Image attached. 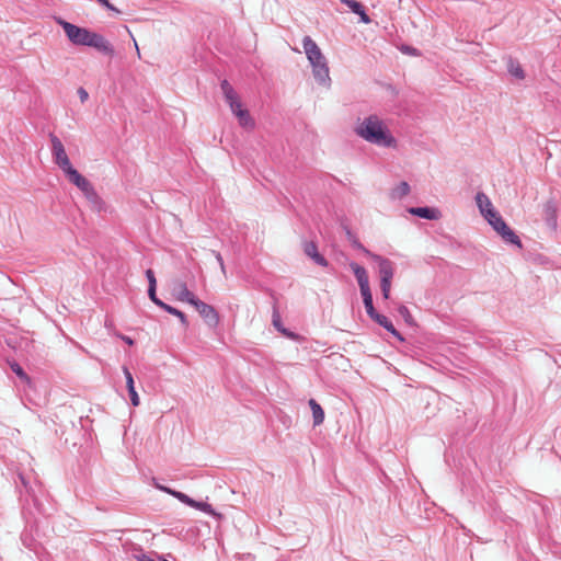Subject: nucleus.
<instances>
[{"mask_svg": "<svg viewBox=\"0 0 561 561\" xmlns=\"http://www.w3.org/2000/svg\"><path fill=\"white\" fill-rule=\"evenodd\" d=\"M355 134L365 141L382 148H396L398 142L383 121L376 114L358 119Z\"/></svg>", "mask_w": 561, "mask_h": 561, "instance_id": "1", "label": "nucleus"}, {"mask_svg": "<svg viewBox=\"0 0 561 561\" xmlns=\"http://www.w3.org/2000/svg\"><path fill=\"white\" fill-rule=\"evenodd\" d=\"M305 54L312 67V75L319 84L327 85L331 82L327 58L322 54L317 43L310 37L302 39Z\"/></svg>", "mask_w": 561, "mask_h": 561, "instance_id": "2", "label": "nucleus"}, {"mask_svg": "<svg viewBox=\"0 0 561 561\" xmlns=\"http://www.w3.org/2000/svg\"><path fill=\"white\" fill-rule=\"evenodd\" d=\"M366 256L378 264L381 294L383 299H389L391 283L394 275L393 262L379 254L373 253L371 251H366Z\"/></svg>", "mask_w": 561, "mask_h": 561, "instance_id": "3", "label": "nucleus"}, {"mask_svg": "<svg viewBox=\"0 0 561 561\" xmlns=\"http://www.w3.org/2000/svg\"><path fill=\"white\" fill-rule=\"evenodd\" d=\"M59 25L66 33L68 39L77 46H88L89 38L91 36V31L84 27H80L70 22L58 20Z\"/></svg>", "mask_w": 561, "mask_h": 561, "instance_id": "4", "label": "nucleus"}, {"mask_svg": "<svg viewBox=\"0 0 561 561\" xmlns=\"http://www.w3.org/2000/svg\"><path fill=\"white\" fill-rule=\"evenodd\" d=\"M49 138L51 142V153L54 161L65 173L70 168H72V164L66 153L65 147L61 140L55 134H49Z\"/></svg>", "mask_w": 561, "mask_h": 561, "instance_id": "5", "label": "nucleus"}, {"mask_svg": "<svg viewBox=\"0 0 561 561\" xmlns=\"http://www.w3.org/2000/svg\"><path fill=\"white\" fill-rule=\"evenodd\" d=\"M170 494L178 497L182 503H184L195 510L204 512L217 519L221 518V514L217 513L213 508V506L205 501H196V500L190 497L186 493H170Z\"/></svg>", "mask_w": 561, "mask_h": 561, "instance_id": "6", "label": "nucleus"}, {"mask_svg": "<svg viewBox=\"0 0 561 561\" xmlns=\"http://www.w3.org/2000/svg\"><path fill=\"white\" fill-rule=\"evenodd\" d=\"M193 306L209 328H216L218 325L219 314L213 306L201 299H197Z\"/></svg>", "mask_w": 561, "mask_h": 561, "instance_id": "7", "label": "nucleus"}, {"mask_svg": "<svg viewBox=\"0 0 561 561\" xmlns=\"http://www.w3.org/2000/svg\"><path fill=\"white\" fill-rule=\"evenodd\" d=\"M89 47H93L104 55L113 56L114 48L112 44L101 34L92 32L88 43Z\"/></svg>", "mask_w": 561, "mask_h": 561, "instance_id": "8", "label": "nucleus"}, {"mask_svg": "<svg viewBox=\"0 0 561 561\" xmlns=\"http://www.w3.org/2000/svg\"><path fill=\"white\" fill-rule=\"evenodd\" d=\"M543 219L546 225L556 230L558 227V207L553 199H549L543 205Z\"/></svg>", "mask_w": 561, "mask_h": 561, "instance_id": "9", "label": "nucleus"}, {"mask_svg": "<svg viewBox=\"0 0 561 561\" xmlns=\"http://www.w3.org/2000/svg\"><path fill=\"white\" fill-rule=\"evenodd\" d=\"M304 253L310 257L317 265L327 267L329 265L328 260L319 253L318 247L313 241L304 242Z\"/></svg>", "mask_w": 561, "mask_h": 561, "instance_id": "10", "label": "nucleus"}, {"mask_svg": "<svg viewBox=\"0 0 561 561\" xmlns=\"http://www.w3.org/2000/svg\"><path fill=\"white\" fill-rule=\"evenodd\" d=\"M350 267L356 277V280H357L359 289H360V294L370 291L369 278H368L367 271L363 266L358 265L355 262H352L350 264Z\"/></svg>", "mask_w": 561, "mask_h": 561, "instance_id": "11", "label": "nucleus"}, {"mask_svg": "<svg viewBox=\"0 0 561 561\" xmlns=\"http://www.w3.org/2000/svg\"><path fill=\"white\" fill-rule=\"evenodd\" d=\"M174 296L178 300L194 305L198 299L192 291L188 290L184 282L178 283L173 288Z\"/></svg>", "mask_w": 561, "mask_h": 561, "instance_id": "12", "label": "nucleus"}, {"mask_svg": "<svg viewBox=\"0 0 561 561\" xmlns=\"http://www.w3.org/2000/svg\"><path fill=\"white\" fill-rule=\"evenodd\" d=\"M408 211L413 216H417L427 220H437L440 217V211L437 208L428 206L411 207L408 209Z\"/></svg>", "mask_w": 561, "mask_h": 561, "instance_id": "13", "label": "nucleus"}, {"mask_svg": "<svg viewBox=\"0 0 561 561\" xmlns=\"http://www.w3.org/2000/svg\"><path fill=\"white\" fill-rule=\"evenodd\" d=\"M123 373H124V376L126 379V387H127V390L129 393L130 402L134 407H138L140 403V400H139V396L135 389V382H134L133 375L126 366L123 367Z\"/></svg>", "mask_w": 561, "mask_h": 561, "instance_id": "14", "label": "nucleus"}, {"mask_svg": "<svg viewBox=\"0 0 561 561\" xmlns=\"http://www.w3.org/2000/svg\"><path fill=\"white\" fill-rule=\"evenodd\" d=\"M476 202H477V205H478V208H479L481 215L484 218H486L489 216V214H493L495 211L490 198L483 192L477 193Z\"/></svg>", "mask_w": 561, "mask_h": 561, "instance_id": "15", "label": "nucleus"}, {"mask_svg": "<svg viewBox=\"0 0 561 561\" xmlns=\"http://www.w3.org/2000/svg\"><path fill=\"white\" fill-rule=\"evenodd\" d=\"M506 67H507V71L508 73L518 79V80H523L525 79V71L522 67V65L519 64V61L511 56H508L506 58Z\"/></svg>", "mask_w": 561, "mask_h": 561, "instance_id": "16", "label": "nucleus"}, {"mask_svg": "<svg viewBox=\"0 0 561 561\" xmlns=\"http://www.w3.org/2000/svg\"><path fill=\"white\" fill-rule=\"evenodd\" d=\"M342 3L346 4L353 13L359 15L360 21L363 23L367 24L370 22V19L367 15L364 5L360 2L356 0H342Z\"/></svg>", "mask_w": 561, "mask_h": 561, "instance_id": "17", "label": "nucleus"}, {"mask_svg": "<svg viewBox=\"0 0 561 561\" xmlns=\"http://www.w3.org/2000/svg\"><path fill=\"white\" fill-rule=\"evenodd\" d=\"M375 322L378 323L380 327H382L386 331H388L390 334H392L394 337H397L399 341L403 342L404 337L401 335V333L394 328L392 322L383 314H379L377 319H375Z\"/></svg>", "mask_w": 561, "mask_h": 561, "instance_id": "18", "label": "nucleus"}, {"mask_svg": "<svg viewBox=\"0 0 561 561\" xmlns=\"http://www.w3.org/2000/svg\"><path fill=\"white\" fill-rule=\"evenodd\" d=\"M309 405L312 412L313 425L322 424L324 421V411L321 405L314 399L309 400Z\"/></svg>", "mask_w": 561, "mask_h": 561, "instance_id": "19", "label": "nucleus"}, {"mask_svg": "<svg viewBox=\"0 0 561 561\" xmlns=\"http://www.w3.org/2000/svg\"><path fill=\"white\" fill-rule=\"evenodd\" d=\"M362 297L368 317L375 321V319H377L380 313H378L374 307L371 291L362 294Z\"/></svg>", "mask_w": 561, "mask_h": 561, "instance_id": "20", "label": "nucleus"}, {"mask_svg": "<svg viewBox=\"0 0 561 561\" xmlns=\"http://www.w3.org/2000/svg\"><path fill=\"white\" fill-rule=\"evenodd\" d=\"M411 188L408 182L402 181L390 192L391 199H402L410 193Z\"/></svg>", "mask_w": 561, "mask_h": 561, "instance_id": "21", "label": "nucleus"}, {"mask_svg": "<svg viewBox=\"0 0 561 561\" xmlns=\"http://www.w3.org/2000/svg\"><path fill=\"white\" fill-rule=\"evenodd\" d=\"M68 180L75 184L78 188L87 185V179L82 176L73 167L65 172Z\"/></svg>", "mask_w": 561, "mask_h": 561, "instance_id": "22", "label": "nucleus"}, {"mask_svg": "<svg viewBox=\"0 0 561 561\" xmlns=\"http://www.w3.org/2000/svg\"><path fill=\"white\" fill-rule=\"evenodd\" d=\"M236 117L238 118L240 126H242L243 128L252 129L255 125L249 111L245 108L239 111V113L236 114Z\"/></svg>", "mask_w": 561, "mask_h": 561, "instance_id": "23", "label": "nucleus"}, {"mask_svg": "<svg viewBox=\"0 0 561 561\" xmlns=\"http://www.w3.org/2000/svg\"><path fill=\"white\" fill-rule=\"evenodd\" d=\"M161 309H163L164 311H167L170 314L178 317L184 328L188 327L187 318H186L185 313L182 312L181 310H179L168 304H164V306Z\"/></svg>", "mask_w": 561, "mask_h": 561, "instance_id": "24", "label": "nucleus"}, {"mask_svg": "<svg viewBox=\"0 0 561 561\" xmlns=\"http://www.w3.org/2000/svg\"><path fill=\"white\" fill-rule=\"evenodd\" d=\"M502 239L506 243L514 244L519 249H522V247H523L519 237L515 233V231L513 229H508L507 231H505V233L502 236Z\"/></svg>", "mask_w": 561, "mask_h": 561, "instance_id": "25", "label": "nucleus"}, {"mask_svg": "<svg viewBox=\"0 0 561 561\" xmlns=\"http://www.w3.org/2000/svg\"><path fill=\"white\" fill-rule=\"evenodd\" d=\"M220 88L225 96V100H232L233 96L238 95L232 85L226 79L221 81Z\"/></svg>", "mask_w": 561, "mask_h": 561, "instance_id": "26", "label": "nucleus"}, {"mask_svg": "<svg viewBox=\"0 0 561 561\" xmlns=\"http://www.w3.org/2000/svg\"><path fill=\"white\" fill-rule=\"evenodd\" d=\"M79 190L85 195V197L89 201L95 202L96 199H99V196H98L95 190L93 188L92 184L88 180H87V185L80 186Z\"/></svg>", "mask_w": 561, "mask_h": 561, "instance_id": "27", "label": "nucleus"}, {"mask_svg": "<svg viewBox=\"0 0 561 561\" xmlns=\"http://www.w3.org/2000/svg\"><path fill=\"white\" fill-rule=\"evenodd\" d=\"M79 190L85 195V197L89 201L95 202L96 199H99V196H98L95 190L93 188L92 184L88 180H87V185L80 186Z\"/></svg>", "mask_w": 561, "mask_h": 561, "instance_id": "28", "label": "nucleus"}, {"mask_svg": "<svg viewBox=\"0 0 561 561\" xmlns=\"http://www.w3.org/2000/svg\"><path fill=\"white\" fill-rule=\"evenodd\" d=\"M79 190L85 195V197L89 201L95 202L96 199H99V196H98L95 190L93 188L92 184L88 180H87V185L80 186Z\"/></svg>", "mask_w": 561, "mask_h": 561, "instance_id": "29", "label": "nucleus"}, {"mask_svg": "<svg viewBox=\"0 0 561 561\" xmlns=\"http://www.w3.org/2000/svg\"><path fill=\"white\" fill-rule=\"evenodd\" d=\"M79 190L85 195V197L89 201L95 202L96 199H99V196H98L95 190L93 188L92 184L88 180H87V185L80 186Z\"/></svg>", "mask_w": 561, "mask_h": 561, "instance_id": "30", "label": "nucleus"}, {"mask_svg": "<svg viewBox=\"0 0 561 561\" xmlns=\"http://www.w3.org/2000/svg\"><path fill=\"white\" fill-rule=\"evenodd\" d=\"M79 190L85 195V197L89 201L95 202L96 199H99V196H98L95 190L93 188L92 184L88 180H87V185L80 186Z\"/></svg>", "mask_w": 561, "mask_h": 561, "instance_id": "31", "label": "nucleus"}, {"mask_svg": "<svg viewBox=\"0 0 561 561\" xmlns=\"http://www.w3.org/2000/svg\"><path fill=\"white\" fill-rule=\"evenodd\" d=\"M79 190L85 195V197L89 201L95 202L96 199H99V196H98L95 190L93 188L92 184L88 180H87V185L80 186Z\"/></svg>", "mask_w": 561, "mask_h": 561, "instance_id": "32", "label": "nucleus"}, {"mask_svg": "<svg viewBox=\"0 0 561 561\" xmlns=\"http://www.w3.org/2000/svg\"><path fill=\"white\" fill-rule=\"evenodd\" d=\"M485 219L495 231L501 227V224H505V221L496 210L493 214H489V216Z\"/></svg>", "mask_w": 561, "mask_h": 561, "instance_id": "33", "label": "nucleus"}, {"mask_svg": "<svg viewBox=\"0 0 561 561\" xmlns=\"http://www.w3.org/2000/svg\"><path fill=\"white\" fill-rule=\"evenodd\" d=\"M10 367L12 369V371L23 381L25 382H30L31 379L30 377L27 376V374L24 371V369L16 363V362H13L10 364Z\"/></svg>", "mask_w": 561, "mask_h": 561, "instance_id": "34", "label": "nucleus"}, {"mask_svg": "<svg viewBox=\"0 0 561 561\" xmlns=\"http://www.w3.org/2000/svg\"><path fill=\"white\" fill-rule=\"evenodd\" d=\"M15 488L20 491V488L23 486L26 491H32V486L27 480V477L23 473H16V480H14Z\"/></svg>", "mask_w": 561, "mask_h": 561, "instance_id": "35", "label": "nucleus"}, {"mask_svg": "<svg viewBox=\"0 0 561 561\" xmlns=\"http://www.w3.org/2000/svg\"><path fill=\"white\" fill-rule=\"evenodd\" d=\"M398 312L399 314L404 319V321L407 322V324L409 325H413L414 324V319L409 310V308L404 305H401L399 308H398Z\"/></svg>", "mask_w": 561, "mask_h": 561, "instance_id": "36", "label": "nucleus"}, {"mask_svg": "<svg viewBox=\"0 0 561 561\" xmlns=\"http://www.w3.org/2000/svg\"><path fill=\"white\" fill-rule=\"evenodd\" d=\"M226 102L229 104V107L234 115L239 113V111L243 110L242 103L238 95L233 96L232 100H226Z\"/></svg>", "mask_w": 561, "mask_h": 561, "instance_id": "37", "label": "nucleus"}, {"mask_svg": "<svg viewBox=\"0 0 561 561\" xmlns=\"http://www.w3.org/2000/svg\"><path fill=\"white\" fill-rule=\"evenodd\" d=\"M148 296L150 300L158 307L162 308L165 302H163L160 298L157 296V287L148 288Z\"/></svg>", "mask_w": 561, "mask_h": 561, "instance_id": "38", "label": "nucleus"}, {"mask_svg": "<svg viewBox=\"0 0 561 561\" xmlns=\"http://www.w3.org/2000/svg\"><path fill=\"white\" fill-rule=\"evenodd\" d=\"M146 277L148 279V288L157 287V279L151 268L146 271Z\"/></svg>", "mask_w": 561, "mask_h": 561, "instance_id": "39", "label": "nucleus"}, {"mask_svg": "<svg viewBox=\"0 0 561 561\" xmlns=\"http://www.w3.org/2000/svg\"><path fill=\"white\" fill-rule=\"evenodd\" d=\"M273 325L280 332V330L283 329V325H282V322H280V317H279V313L276 309H274V312H273Z\"/></svg>", "mask_w": 561, "mask_h": 561, "instance_id": "40", "label": "nucleus"}, {"mask_svg": "<svg viewBox=\"0 0 561 561\" xmlns=\"http://www.w3.org/2000/svg\"><path fill=\"white\" fill-rule=\"evenodd\" d=\"M213 254L215 255V257L220 266L221 273L224 275H226V266H225L224 259H222L221 254L217 251H213Z\"/></svg>", "mask_w": 561, "mask_h": 561, "instance_id": "41", "label": "nucleus"}, {"mask_svg": "<svg viewBox=\"0 0 561 561\" xmlns=\"http://www.w3.org/2000/svg\"><path fill=\"white\" fill-rule=\"evenodd\" d=\"M101 5L105 7L106 9L114 11L116 13H121L118 9H116L112 3L108 2V0H96Z\"/></svg>", "mask_w": 561, "mask_h": 561, "instance_id": "42", "label": "nucleus"}, {"mask_svg": "<svg viewBox=\"0 0 561 561\" xmlns=\"http://www.w3.org/2000/svg\"><path fill=\"white\" fill-rule=\"evenodd\" d=\"M78 94H79V98H80L82 103L85 102L88 100V98H89V94H88L87 90L83 89V88H79L78 89Z\"/></svg>", "mask_w": 561, "mask_h": 561, "instance_id": "43", "label": "nucleus"}, {"mask_svg": "<svg viewBox=\"0 0 561 561\" xmlns=\"http://www.w3.org/2000/svg\"><path fill=\"white\" fill-rule=\"evenodd\" d=\"M280 332H282L285 336H287V337H289V339H291V340H297V339H298V335H297L296 333H294V332H291V331H289V330H287V329H285V328H283V329L280 330Z\"/></svg>", "mask_w": 561, "mask_h": 561, "instance_id": "44", "label": "nucleus"}, {"mask_svg": "<svg viewBox=\"0 0 561 561\" xmlns=\"http://www.w3.org/2000/svg\"><path fill=\"white\" fill-rule=\"evenodd\" d=\"M403 53L410 54V55H417V49L411 46H403L401 49Z\"/></svg>", "mask_w": 561, "mask_h": 561, "instance_id": "45", "label": "nucleus"}, {"mask_svg": "<svg viewBox=\"0 0 561 561\" xmlns=\"http://www.w3.org/2000/svg\"><path fill=\"white\" fill-rule=\"evenodd\" d=\"M135 558L137 559V561H156L154 559H152L150 556H148L146 553H140L138 556H135Z\"/></svg>", "mask_w": 561, "mask_h": 561, "instance_id": "46", "label": "nucleus"}, {"mask_svg": "<svg viewBox=\"0 0 561 561\" xmlns=\"http://www.w3.org/2000/svg\"><path fill=\"white\" fill-rule=\"evenodd\" d=\"M353 247L360 250L365 255H366V251H369L368 249H366L359 241L357 240H354L353 241Z\"/></svg>", "mask_w": 561, "mask_h": 561, "instance_id": "47", "label": "nucleus"}, {"mask_svg": "<svg viewBox=\"0 0 561 561\" xmlns=\"http://www.w3.org/2000/svg\"><path fill=\"white\" fill-rule=\"evenodd\" d=\"M508 229L511 228L506 225V222L501 224V227L496 230V232L502 237Z\"/></svg>", "mask_w": 561, "mask_h": 561, "instance_id": "48", "label": "nucleus"}, {"mask_svg": "<svg viewBox=\"0 0 561 561\" xmlns=\"http://www.w3.org/2000/svg\"><path fill=\"white\" fill-rule=\"evenodd\" d=\"M508 229L511 228L506 225V222L501 224V227L496 230V232L502 237Z\"/></svg>", "mask_w": 561, "mask_h": 561, "instance_id": "49", "label": "nucleus"}, {"mask_svg": "<svg viewBox=\"0 0 561 561\" xmlns=\"http://www.w3.org/2000/svg\"><path fill=\"white\" fill-rule=\"evenodd\" d=\"M153 481H156V480L153 479ZM154 486H156L159 491H161V492H164V491H173L172 489L167 488V486H163V485H160V484H159V483H157V482H154Z\"/></svg>", "mask_w": 561, "mask_h": 561, "instance_id": "50", "label": "nucleus"}, {"mask_svg": "<svg viewBox=\"0 0 561 561\" xmlns=\"http://www.w3.org/2000/svg\"><path fill=\"white\" fill-rule=\"evenodd\" d=\"M122 340H123L126 344H128V345H133V344H134V340H133L131 337H129V336H125V335H124V336H122Z\"/></svg>", "mask_w": 561, "mask_h": 561, "instance_id": "51", "label": "nucleus"}, {"mask_svg": "<svg viewBox=\"0 0 561 561\" xmlns=\"http://www.w3.org/2000/svg\"><path fill=\"white\" fill-rule=\"evenodd\" d=\"M32 500H33L35 505L38 504L39 499H38V496L35 493H32Z\"/></svg>", "mask_w": 561, "mask_h": 561, "instance_id": "52", "label": "nucleus"}, {"mask_svg": "<svg viewBox=\"0 0 561 561\" xmlns=\"http://www.w3.org/2000/svg\"><path fill=\"white\" fill-rule=\"evenodd\" d=\"M43 497H48L49 496V493H45V492H42L39 493Z\"/></svg>", "mask_w": 561, "mask_h": 561, "instance_id": "53", "label": "nucleus"}, {"mask_svg": "<svg viewBox=\"0 0 561 561\" xmlns=\"http://www.w3.org/2000/svg\"><path fill=\"white\" fill-rule=\"evenodd\" d=\"M135 45H137V43H136V42H135ZM136 48H137V54L139 55V54H140V50H139L138 46H136Z\"/></svg>", "mask_w": 561, "mask_h": 561, "instance_id": "54", "label": "nucleus"}, {"mask_svg": "<svg viewBox=\"0 0 561 561\" xmlns=\"http://www.w3.org/2000/svg\"><path fill=\"white\" fill-rule=\"evenodd\" d=\"M160 561H168V560H165L164 558H162V557H161V558H160Z\"/></svg>", "mask_w": 561, "mask_h": 561, "instance_id": "55", "label": "nucleus"}]
</instances>
